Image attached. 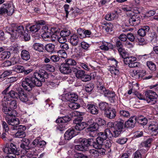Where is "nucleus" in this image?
<instances>
[{
    "label": "nucleus",
    "instance_id": "obj_1",
    "mask_svg": "<svg viewBox=\"0 0 158 158\" xmlns=\"http://www.w3.org/2000/svg\"><path fill=\"white\" fill-rule=\"evenodd\" d=\"M47 72L43 69L39 70L38 72H35L31 77H26L22 81V85L26 90L31 91L35 86L40 87L42 82L45 81V79L48 78Z\"/></svg>",
    "mask_w": 158,
    "mask_h": 158
},
{
    "label": "nucleus",
    "instance_id": "obj_2",
    "mask_svg": "<svg viewBox=\"0 0 158 158\" xmlns=\"http://www.w3.org/2000/svg\"><path fill=\"white\" fill-rule=\"evenodd\" d=\"M6 32L10 35V39L15 40L23 35L24 31V27L22 25H19L12 23L6 28Z\"/></svg>",
    "mask_w": 158,
    "mask_h": 158
},
{
    "label": "nucleus",
    "instance_id": "obj_3",
    "mask_svg": "<svg viewBox=\"0 0 158 158\" xmlns=\"http://www.w3.org/2000/svg\"><path fill=\"white\" fill-rule=\"evenodd\" d=\"M6 103L5 102L3 103V108L2 110L3 112L6 114V118H8L7 116L10 117H15L17 115V112L14 109H15L17 107V101L16 100H13L10 101L9 104V107L5 106Z\"/></svg>",
    "mask_w": 158,
    "mask_h": 158
},
{
    "label": "nucleus",
    "instance_id": "obj_4",
    "mask_svg": "<svg viewBox=\"0 0 158 158\" xmlns=\"http://www.w3.org/2000/svg\"><path fill=\"white\" fill-rule=\"evenodd\" d=\"M124 11H127L126 15L129 19V23L132 26H136L140 23V19L139 15L135 14L131 12V8L129 6H126L123 8Z\"/></svg>",
    "mask_w": 158,
    "mask_h": 158
},
{
    "label": "nucleus",
    "instance_id": "obj_5",
    "mask_svg": "<svg viewBox=\"0 0 158 158\" xmlns=\"http://www.w3.org/2000/svg\"><path fill=\"white\" fill-rule=\"evenodd\" d=\"M98 137L96 138L97 140L98 141L100 147H101L103 144L104 141L107 138L110 139V137H111L112 135L110 134V130L109 129H106L104 132H98Z\"/></svg>",
    "mask_w": 158,
    "mask_h": 158
},
{
    "label": "nucleus",
    "instance_id": "obj_6",
    "mask_svg": "<svg viewBox=\"0 0 158 158\" xmlns=\"http://www.w3.org/2000/svg\"><path fill=\"white\" fill-rule=\"evenodd\" d=\"M147 102L150 104L153 105L156 102L158 95L156 93L151 90L147 91L145 92Z\"/></svg>",
    "mask_w": 158,
    "mask_h": 158
},
{
    "label": "nucleus",
    "instance_id": "obj_7",
    "mask_svg": "<svg viewBox=\"0 0 158 158\" xmlns=\"http://www.w3.org/2000/svg\"><path fill=\"white\" fill-rule=\"evenodd\" d=\"M79 143L81 144L76 145L75 146L76 150L81 151H86L88 149L87 139L80 138L78 139Z\"/></svg>",
    "mask_w": 158,
    "mask_h": 158
},
{
    "label": "nucleus",
    "instance_id": "obj_8",
    "mask_svg": "<svg viewBox=\"0 0 158 158\" xmlns=\"http://www.w3.org/2000/svg\"><path fill=\"white\" fill-rule=\"evenodd\" d=\"M78 97L75 93H69L62 95L61 100L64 102H75L77 101Z\"/></svg>",
    "mask_w": 158,
    "mask_h": 158
},
{
    "label": "nucleus",
    "instance_id": "obj_9",
    "mask_svg": "<svg viewBox=\"0 0 158 158\" xmlns=\"http://www.w3.org/2000/svg\"><path fill=\"white\" fill-rule=\"evenodd\" d=\"M18 87L16 89L15 91L10 90L8 93L6 94V96H4L3 100L5 101H9L11 100L10 98L13 99H18L19 95Z\"/></svg>",
    "mask_w": 158,
    "mask_h": 158
},
{
    "label": "nucleus",
    "instance_id": "obj_10",
    "mask_svg": "<svg viewBox=\"0 0 158 158\" xmlns=\"http://www.w3.org/2000/svg\"><path fill=\"white\" fill-rule=\"evenodd\" d=\"M15 146L13 144L11 143L10 146L6 145L3 149L4 152L8 155H12L15 154L16 155H19V152H17Z\"/></svg>",
    "mask_w": 158,
    "mask_h": 158
},
{
    "label": "nucleus",
    "instance_id": "obj_11",
    "mask_svg": "<svg viewBox=\"0 0 158 158\" xmlns=\"http://www.w3.org/2000/svg\"><path fill=\"white\" fill-rule=\"evenodd\" d=\"M59 65L60 64H59L58 67H59V70L63 73L68 74L71 73L72 71L73 67H69L65 63H61L60 66Z\"/></svg>",
    "mask_w": 158,
    "mask_h": 158
},
{
    "label": "nucleus",
    "instance_id": "obj_12",
    "mask_svg": "<svg viewBox=\"0 0 158 158\" xmlns=\"http://www.w3.org/2000/svg\"><path fill=\"white\" fill-rule=\"evenodd\" d=\"M45 24V22L43 20L39 21L36 22V24L33 25L30 27L29 29L30 31L32 33L37 32L40 29L42 25Z\"/></svg>",
    "mask_w": 158,
    "mask_h": 158
},
{
    "label": "nucleus",
    "instance_id": "obj_13",
    "mask_svg": "<svg viewBox=\"0 0 158 158\" xmlns=\"http://www.w3.org/2000/svg\"><path fill=\"white\" fill-rule=\"evenodd\" d=\"M98 129V127L96 123H93V124L90 125L87 128L88 131L89 132V135L92 137H94L96 135V131Z\"/></svg>",
    "mask_w": 158,
    "mask_h": 158
},
{
    "label": "nucleus",
    "instance_id": "obj_14",
    "mask_svg": "<svg viewBox=\"0 0 158 158\" xmlns=\"http://www.w3.org/2000/svg\"><path fill=\"white\" fill-rule=\"evenodd\" d=\"M19 95L18 98L21 101L26 102L28 100L27 94L24 92V90L21 87H18Z\"/></svg>",
    "mask_w": 158,
    "mask_h": 158
},
{
    "label": "nucleus",
    "instance_id": "obj_15",
    "mask_svg": "<svg viewBox=\"0 0 158 158\" xmlns=\"http://www.w3.org/2000/svg\"><path fill=\"white\" fill-rule=\"evenodd\" d=\"M116 112L115 110L110 107L106 112H104L105 116L110 119L114 118L116 116Z\"/></svg>",
    "mask_w": 158,
    "mask_h": 158
},
{
    "label": "nucleus",
    "instance_id": "obj_16",
    "mask_svg": "<svg viewBox=\"0 0 158 158\" xmlns=\"http://www.w3.org/2000/svg\"><path fill=\"white\" fill-rule=\"evenodd\" d=\"M17 132L15 133V136L16 137L23 138L25 137L26 135L24 132L26 130V127L25 126L22 125L20 126Z\"/></svg>",
    "mask_w": 158,
    "mask_h": 158
},
{
    "label": "nucleus",
    "instance_id": "obj_17",
    "mask_svg": "<svg viewBox=\"0 0 158 158\" xmlns=\"http://www.w3.org/2000/svg\"><path fill=\"white\" fill-rule=\"evenodd\" d=\"M135 116L131 117L124 124V127L127 128H133L135 126L136 121Z\"/></svg>",
    "mask_w": 158,
    "mask_h": 158
},
{
    "label": "nucleus",
    "instance_id": "obj_18",
    "mask_svg": "<svg viewBox=\"0 0 158 158\" xmlns=\"http://www.w3.org/2000/svg\"><path fill=\"white\" fill-rule=\"evenodd\" d=\"M76 135L75 130L73 129L68 130L64 134L65 139L66 140H69L72 138Z\"/></svg>",
    "mask_w": 158,
    "mask_h": 158
},
{
    "label": "nucleus",
    "instance_id": "obj_19",
    "mask_svg": "<svg viewBox=\"0 0 158 158\" xmlns=\"http://www.w3.org/2000/svg\"><path fill=\"white\" fill-rule=\"evenodd\" d=\"M97 140V139H95L93 138L87 139L88 147L89 146H91L95 148H100Z\"/></svg>",
    "mask_w": 158,
    "mask_h": 158
},
{
    "label": "nucleus",
    "instance_id": "obj_20",
    "mask_svg": "<svg viewBox=\"0 0 158 158\" xmlns=\"http://www.w3.org/2000/svg\"><path fill=\"white\" fill-rule=\"evenodd\" d=\"M134 119L136 122L137 121L138 123L142 125H146L148 123L147 118L142 115L138 116L137 117L135 116Z\"/></svg>",
    "mask_w": 158,
    "mask_h": 158
},
{
    "label": "nucleus",
    "instance_id": "obj_21",
    "mask_svg": "<svg viewBox=\"0 0 158 158\" xmlns=\"http://www.w3.org/2000/svg\"><path fill=\"white\" fill-rule=\"evenodd\" d=\"M22 143L20 145V147L22 149L25 150H29L30 149L29 146L30 141L29 139L26 138H23L22 139Z\"/></svg>",
    "mask_w": 158,
    "mask_h": 158
},
{
    "label": "nucleus",
    "instance_id": "obj_22",
    "mask_svg": "<svg viewBox=\"0 0 158 158\" xmlns=\"http://www.w3.org/2000/svg\"><path fill=\"white\" fill-rule=\"evenodd\" d=\"M72 71L75 73L76 77L78 79H81L85 73L84 71L74 67L72 68Z\"/></svg>",
    "mask_w": 158,
    "mask_h": 158
},
{
    "label": "nucleus",
    "instance_id": "obj_23",
    "mask_svg": "<svg viewBox=\"0 0 158 158\" xmlns=\"http://www.w3.org/2000/svg\"><path fill=\"white\" fill-rule=\"evenodd\" d=\"M149 30V27L148 26H144L138 30L137 32L138 34L141 36H144Z\"/></svg>",
    "mask_w": 158,
    "mask_h": 158
},
{
    "label": "nucleus",
    "instance_id": "obj_24",
    "mask_svg": "<svg viewBox=\"0 0 158 158\" xmlns=\"http://www.w3.org/2000/svg\"><path fill=\"white\" fill-rule=\"evenodd\" d=\"M114 125L115 129L122 131L124 126V121L120 119L119 121L114 122Z\"/></svg>",
    "mask_w": 158,
    "mask_h": 158
},
{
    "label": "nucleus",
    "instance_id": "obj_25",
    "mask_svg": "<svg viewBox=\"0 0 158 158\" xmlns=\"http://www.w3.org/2000/svg\"><path fill=\"white\" fill-rule=\"evenodd\" d=\"M87 107L89 111L93 114H97L98 113L97 107L93 104H88Z\"/></svg>",
    "mask_w": 158,
    "mask_h": 158
},
{
    "label": "nucleus",
    "instance_id": "obj_26",
    "mask_svg": "<svg viewBox=\"0 0 158 158\" xmlns=\"http://www.w3.org/2000/svg\"><path fill=\"white\" fill-rule=\"evenodd\" d=\"M70 42L73 46H77L79 42L78 36L76 35H73L71 36L70 39Z\"/></svg>",
    "mask_w": 158,
    "mask_h": 158
},
{
    "label": "nucleus",
    "instance_id": "obj_27",
    "mask_svg": "<svg viewBox=\"0 0 158 158\" xmlns=\"http://www.w3.org/2000/svg\"><path fill=\"white\" fill-rule=\"evenodd\" d=\"M148 129L154 134L158 130V123L154 122L151 123L149 126Z\"/></svg>",
    "mask_w": 158,
    "mask_h": 158
},
{
    "label": "nucleus",
    "instance_id": "obj_28",
    "mask_svg": "<svg viewBox=\"0 0 158 158\" xmlns=\"http://www.w3.org/2000/svg\"><path fill=\"white\" fill-rule=\"evenodd\" d=\"M4 5L5 6V10H6V13L7 15H12L14 12V9L11 4H4Z\"/></svg>",
    "mask_w": 158,
    "mask_h": 158
},
{
    "label": "nucleus",
    "instance_id": "obj_29",
    "mask_svg": "<svg viewBox=\"0 0 158 158\" xmlns=\"http://www.w3.org/2000/svg\"><path fill=\"white\" fill-rule=\"evenodd\" d=\"M21 56L22 59L25 60H28L30 57L29 52L26 50H23L21 52Z\"/></svg>",
    "mask_w": 158,
    "mask_h": 158
},
{
    "label": "nucleus",
    "instance_id": "obj_30",
    "mask_svg": "<svg viewBox=\"0 0 158 158\" xmlns=\"http://www.w3.org/2000/svg\"><path fill=\"white\" fill-rule=\"evenodd\" d=\"M34 49L39 52H43L44 48L43 45L42 44L35 43L33 46Z\"/></svg>",
    "mask_w": 158,
    "mask_h": 158
},
{
    "label": "nucleus",
    "instance_id": "obj_31",
    "mask_svg": "<svg viewBox=\"0 0 158 158\" xmlns=\"http://www.w3.org/2000/svg\"><path fill=\"white\" fill-rule=\"evenodd\" d=\"M99 108L101 110L104 111L106 112L110 107L109 106L108 103L106 102H102L99 104Z\"/></svg>",
    "mask_w": 158,
    "mask_h": 158
},
{
    "label": "nucleus",
    "instance_id": "obj_32",
    "mask_svg": "<svg viewBox=\"0 0 158 158\" xmlns=\"http://www.w3.org/2000/svg\"><path fill=\"white\" fill-rule=\"evenodd\" d=\"M55 46L52 44H46L44 47L45 49L48 52L52 53L54 51Z\"/></svg>",
    "mask_w": 158,
    "mask_h": 158
},
{
    "label": "nucleus",
    "instance_id": "obj_33",
    "mask_svg": "<svg viewBox=\"0 0 158 158\" xmlns=\"http://www.w3.org/2000/svg\"><path fill=\"white\" fill-rule=\"evenodd\" d=\"M137 60V59L135 57H126L124 58L123 61L124 63L127 65H128L130 63L132 62V61H135Z\"/></svg>",
    "mask_w": 158,
    "mask_h": 158
},
{
    "label": "nucleus",
    "instance_id": "obj_34",
    "mask_svg": "<svg viewBox=\"0 0 158 158\" xmlns=\"http://www.w3.org/2000/svg\"><path fill=\"white\" fill-rule=\"evenodd\" d=\"M86 123L84 122H81L77 125H75L74 126V128L77 130L81 131L84 129L86 127Z\"/></svg>",
    "mask_w": 158,
    "mask_h": 158
},
{
    "label": "nucleus",
    "instance_id": "obj_35",
    "mask_svg": "<svg viewBox=\"0 0 158 158\" xmlns=\"http://www.w3.org/2000/svg\"><path fill=\"white\" fill-rule=\"evenodd\" d=\"M105 27L106 31L109 33L111 34L112 31L113 25L111 23H104L103 24V28Z\"/></svg>",
    "mask_w": 158,
    "mask_h": 158
},
{
    "label": "nucleus",
    "instance_id": "obj_36",
    "mask_svg": "<svg viewBox=\"0 0 158 158\" xmlns=\"http://www.w3.org/2000/svg\"><path fill=\"white\" fill-rule=\"evenodd\" d=\"M7 123L10 125L15 126L18 124L19 122L18 119L15 118L8 120Z\"/></svg>",
    "mask_w": 158,
    "mask_h": 158
},
{
    "label": "nucleus",
    "instance_id": "obj_37",
    "mask_svg": "<svg viewBox=\"0 0 158 158\" xmlns=\"http://www.w3.org/2000/svg\"><path fill=\"white\" fill-rule=\"evenodd\" d=\"M146 64L147 66L149 69L153 71H155L156 70V65L153 62L148 61L147 62Z\"/></svg>",
    "mask_w": 158,
    "mask_h": 158
},
{
    "label": "nucleus",
    "instance_id": "obj_38",
    "mask_svg": "<svg viewBox=\"0 0 158 158\" xmlns=\"http://www.w3.org/2000/svg\"><path fill=\"white\" fill-rule=\"evenodd\" d=\"M109 71L112 75H114V77L118 76L119 73V70L114 67H110L109 69Z\"/></svg>",
    "mask_w": 158,
    "mask_h": 158
},
{
    "label": "nucleus",
    "instance_id": "obj_39",
    "mask_svg": "<svg viewBox=\"0 0 158 158\" xmlns=\"http://www.w3.org/2000/svg\"><path fill=\"white\" fill-rule=\"evenodd\" d=\"M100 92L101 93L104 95L105 97H107L110 91L108 89H106L104 86H100L99 87Z\"/></svg>",
    "mask_w": 158,
    "mask_h": 158
},
{
    "label": "nucleus",
    "instance_id": "obj_40",
    "mask_svg": "<svg viewBox=\"0 0 158 158\" xmlns=\"http://www.w3.org/2000/svg\"><path fill=\"white\" fill-rule=\"evenodd\" d=\"M152 141V139L150 138L147 140L142 143L140 146L141 147H149L151 145V143Z\"/></svg>",
    "mask_w": 158,
    "mask_h": 158
},
{
    "label": "nucleus",
    "instance_id": "obj_41",
    "mask_svg": "<svg viewBox=\"0 0 158 158\" xmlns=\"http://www.w3.org/2000/svg\"><path fill=\"white\" fill-rule=\"evenodd\" d=\"M65 63L70 67L72 66L76 65V61L73 59H67L65 60Z\"/></svg>",
    "mask_w": 158,
    "mask_h": 158
},
{
    "label": "nucleus",
    "instance_id": "obj_42",
    "mask_svg": "<svg viewBox=\"0 0 158 158\" xmlns=\"http://www.w3.org/2000/svg\"><path fill=\"white\" fill-rule=\"evenodd\" d=\"M69 106L70 108L74 110L80 107V105L75 102H71L69 103Z\"/></svg>",
    "mask_w": 158,
    "mask_h": 158
},
{
    "label": "nucleus",
    "instance_id": "obj_43",
    "mask_svg": "<svg viewBox=\"0 0 158 158\" xmlns=\"http://www.w3.org/2000/svg\"><path fill=\"white\" fill-rule=\"evenodd\" d=\"M116 16L115 13H110L105 15V18L107 20L111 21L114 20Z\"/></svg>",
    "mask_w": 158,
    "mask_h": 158
},
{
    "label": "nucleus",
    "instance_id": "obj_44",
    "mask_svg": "<svg viewBox=\"0 0 158 158\" xmlns=\"http://www.w3.org/2000/svg\"><path fill=\"white\" fill-rule=\"evenodd\" d=\"M10 53L9 51L3 52L1 54V57L2 60L7 59L10 57Z\"/></svg>",
    "mask_w": 158,
    "mask_h": 158
},
{
    "label": "nucleus",
    "instance_id": "obj_45",
    "mask_svg": "<svg viewBox=\"0 0 158 158\" xmlns=\"http://www.w3.org/2000/svg\"><path fill=\"white\" fill-rule=\"evenodd\" d=\"M96 124H97L98 126H102L106 125V121L103 119L100 118H97L95 119Z\"/></svg>",
    "mask_w": 158,
    "mask_h": 158
},
{
    "label": "nucleus",
    "instance_id": "obj_46",
    "mask_svg": "<svg viewBox=\"0 0 158 158\" xmlns=\"http://www.w3.org/2000/svg\"><path fill=\"white\" fill-rule=\"evenodd\" d=\"M122 131L118 130V129H115V130L113 131V133L110 131V134L112 135L111 137H110V139H112L113 137L116 138L118 137L119 135L121 134Z\"/></svg>",
    "mask_w": 158,
    "mask_h": 158
},
{
    "label": "nucleus",
    "instance_id": "obj_47",
    "mask_svg": "<svg viewBox=\"0 0 158 158\" xmlns=\"http://www.w3.org/2000/svg\"><path fill=\"white\" fill-rule=\"evenodd\" d=\"M71 32L70 30L67 29H65L62 30L60 31V35L66 37L69 36Z\"/></svg>",
    "mask_w": 158,
    "mask_h": 158
},
{
    "label": "nucleus",
    "instance_id": "obj_48",
    "mask_svg": "<svg viewBox=\"0 0 158 158\" xmlns=\"http://www.w3.org/2000/svg\"><path fill=\"white\" fill-rule=\"evenodd\" d=\"M51 30H49L46 32H43L42 35V37L43 39L46 40L47 39H48L51 37V33L50 32Z\"/></svg>",
    "mask_w": 158,
    "mask_h": 158
},
{
    "label": "nucleus",
    "instance_id": "obj_49",
    "mask_svg": "<svg viewBox=\"0 0 158 158\" xmlns=\"http://www.w3.org/2000/svg\"><path fill=\"white\" fill-rule=\"evenodd\" d=\"M85 89L87 92H91L93 90L94 88V84L91 83L86 85L85 86Z\"/></svg>",
    "mask_w": 158,
    "mask_h": 158
},
{
    "label": "nucleus",
    "instance_id": "obj_50",
    "mask_svg": "<svg viewBox=\"0 0 158 158\" xmlns=\"http://www.w3.org/2000/svg\"><path fill=\"white\" fill-rule=\"evenodd\" d=\"M119 114L121 116L128 118L130 117L129 112L126 110H122L119 112Z\"/></svg>",
    "mask_w": 158,
    "mask_h": 158
},
{
    "label": "nucleus",
    "instance_id": "obj_51",
    "mask_svg": "<svg viewBox=\"0 0 158 158\" xmlns=\"http://www.w3.org/2000/svg\"><path fill=\"white\" fill-rule=\"evenodd\" d=\"M118 51L119 52L120 55L122 56L123 58L125 57L126 55L127 54V53L126 52L125 49L124 48H119L118 49Z\"/></svg>",
    "mask_w": 158,
    "mask_h": 158
},
{
    "label": "nucleus",
    "instance_id": "obj_52",
    "mask_svg": "<svg viewBox=\"0 0 158 158\" xmlns=\"http://www.w3.org/2000/svg\"><path fill=\"white\" fill-rule=\"evenodd\" d=\"M115 94L113 92L110 91L107 97L109 100L114 102L115 99Z\"/></svg>",
    "mask_w": 158,
    "mask_h": 158
},
{
    "label": "nucleus",
    "instance_id": "obj_53",
    "mask_svg": "<svg viewBox=\"0 0 158 158\" xmlns=\"http://www.w3.org/2000/svg\"><path fill=\"white\" fill-rule=\"evenodd\" d=\"M44 65L45 69L49 71L53 72L55 71V68L52 65L49 64H46Z\"/></svg>",
    "mask_w": 158,
    "mask_h": 158
},
{
    "label": "nucleus",
    "instance_id": "obj_54",
    "mask_svg": "<svg viewBox=\"0 0 158 158\" xmlns=\"http://www.w3.org/2000/svg\"><path fill=\"white\" fill-rule=\"evenodd\" d=\"M19 58L18 56H14L11 59V62L12 64L14 65L19 62Z\"/></svg>",
    "mask_w": 158,
    "mask_h": 158
},
{
    "label": "nucleus",
    "instance_id": "obj_55",
    "mask_svg": "<svg viewBox=\"0 0 158 158\" xmlns=\"http://www.w3.org/2000/svg\"><path fill=\"white\" fill-rule=\"evenodd\" d=\"M89 152L90 154L95 158H96L99 156L97 150H90Z\"/></svg>",
    "mask_w": 158,
    "mask_h": 158
},
{
    "label": "nucleus",
    "instance_id": "obj_56",
    "mask_svg": "<svg viewBox=\"0 0 158 158\" xmlns=\"http://www.w3.org/2000/svg\"><path fill=\"white\" fill-rule=\"evenodd\" d=\"M50 59L53 62H59L60 59V57L56 55H53L51 56Z\"/></svg>",
    "mask_w": 158,
    "mask_h": 158
},
{
    "label": "nucleus",
    "instance_id": "obj_57",
    "mask_svg": "<svg viewBox=\"0 0 158 158\" xmlns=\"http://www.w3.org/2000/svg\"><path fill=\"white\" fill-rule=\"evenodd\" d=\"M118 40L122 42H126L127 40V35L124 34H121L118 37Z\"/></svg>",
    "mask_w": 158,
    "mask_h": 158
},
{
    "label": "nucleus",
    "instance_id": "obj_58",
    "mask_svg": "<svg viewBox=\"0 0 158 158\" xmlns=\"http://www.w3.org/2000/svg\"><path fill=\"white\" fill-rule=\"evenodd\" d=\"M81 80L84 82H87L90 81L91 79V77L88 74H84L82 77L81 78Z\"/></svg>",
    "mask_w": 158,
    "mask_h": 158
},
{
    "label": "nucleus",
    "instance_id": "obj_59",
    "mask_svg": "<svg viewBox=\"0 0 158 158\" xmlns=\"http://www.w3.org/2000/svg\"><path fill=\"white\" fill-rule=\"evenodd\" d=\"M116 46L118 48V49L123 48L122 42L120 40H119L118 39H117L116 40Z\"/></svg>",
    "mask_w": 158,
    "mask_h": 158
},
{
    "label": "nucleus",
    "instance_id": "obj_60",
    "mask_svg": "<svg viewBox=\"0 0 158 158\" xmlns=\"http://www.w3.org/2000/svg\"><path fill=\"white\" fill-rule=\"evenodd\" d=\"M127 38L131 42H133L135 39V37L134 35L131 33H129L127 34Z\"/></svg>",
    "mask_w": 158,
    "mask_h": 158
},
{
    "label": "nucleus",
    "instance_id": "obj_61",
    "mask_svg": "<svg viewBox=\"0 0 158 158\" xmlns=\"http://www.w3.org/2000/svg\"><path fill=\"white\" fill-rule=\"evenodd\" d=\"M15 68L17 72L19 73H23L24 70V68L22 66H15Z\"/></svg>",
    "mask_w": 158,
    "mask_h": 158
},
{
    "label": "nucleus",
    "instance_id": "obj_62",
    "mask_svg": "<svg viewBox=\"0 0 158 158\" xmlns=\"http://www.w3.org/2000/svg\"><path fill=\"white\" fill-rule=\"evenodd\" d=\"M60 36H59L57 41L61 44L65 43L67 41L66 37L60 35Z\"/></svg>",
    "mask_w": 158,
    "mask_h": 158
},
{
    "label": "nucleus",
    "instance_id": "obj_63",
    "mask_svg": "<svg viewBox=\"0 0 158 158\" xmlns=\"http://www.w3.org/2000/svg\"><path fill=\"white\" fill-rule=\"evenodd\" d=\"M82 120L83 118L82 117H78L73 120V123L76 124L75 125H77L81 123Z\"/></svg>",
    "mask_w": 158,
    "mask_h": 158
},
{
    "label": "nucleus",
    "instance_id": "obj_64",
    "mask_svg": "<svg viewBox=\"0 0 158 158\" xmlns=\"http://www.w3.org/2000/svg\"><path fill=\"white\" fill-rule=\"evenodd\" d=\"M127 140V139L125 138H120L117 139L116 142L120 144H123L125 143Z\"/></svg>",
    "mask_w": 158,
    "mask_h": 158
}]
</instances>
